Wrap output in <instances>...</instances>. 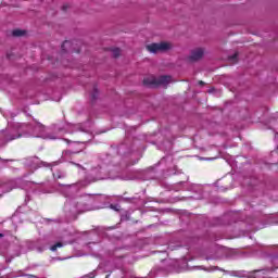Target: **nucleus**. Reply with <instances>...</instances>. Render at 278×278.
I'll use <instances>...</instances> for the list:
<instances>
[{
    "label": "nucleus",
    "instance_id": "nucleus-8",
    "mask_svg": "<svg viewBox=\"0 0 278 278\" xmlns=\"http://www.w3.org/2000/svg\"><path fill=\"white\" fill-rule=\"evenodd\" d=\"M98 97H99V90L97 89V87H94L91 93V99L94 101V99H97Z\"/></svg>",
    "mask_w": 278,
    "mask_h": 278
},
{
    "label": "nucleus",
    "instance_id": "nucleus-3",
    "mask_svg": "<svg viewBox=\"0 0 278 278\" xmlns=\"http://www.w3.org/2000/svg\"><path fill=\"white\" fill-rule=\"evenodd\" d=\"M205 51L203 48H197L191 51L190 56L188 58L189 62H199L204 55Z\"/></svg>",
    "mask_w": 278,
    "mask_h": 278
},
{
    "label": "nucleus",
    "instance_id": "nucleus-10",
    "mask_svg": "<svg viewBox=\"0 0 278 278\" xmlns=\"http://www.w3.org/2000/svg\"><path fill=\"white\" fill-rule=\"evenodd\" d=\"M66 45H71V41H64V42L62 43L61 49H62L63 52L66 51V49H65Z\"/></svg>",
    "mask_w": 278,
    "mask_h": 278
},
{
    "label": "nucleus",
    "instance_id": "nucleus-11",
    "mask_svg": "<svg viewBox=\"0 0 278 278\" xmlns=\"http://www.w3.org/2000/svg\"><path fill=\"white\" fill-rule=\"evenodd\" d=\"M66 10H68V5L64 4V5L62 7V11H63V12H66Z\"/></svg>",
    "mask_w": 278,
    "mask_h": 278
},
{
    "label": "nucleus",
    "instance_id": "nucleus-1",
    "mask_svg": "<svg viewBox=\"0 0 278 278\" xmlns=\"http://www.w3.org/2000/svg\"><path fill=\"white\" fill-rule=\"evenodd\" d=\"M146 48L150 53H162L164 51H170V49H173V43L162 41L159 43H150Z\"/></svg>",
    "mask_w": 278,
    "mask_h": 278
},
{
    "label": "nucleus",
    "instance_id": "nucleus-7",
    "mask_svg": "<svg viewBox=\"0 0 278 278\" xmlns=\"http://www.w3.org/2000/svg\"><path fill=\"white\" fill-rule=\"evenodd\" d=\"M113 58H121V50L118 48H114L112 50Z\"/></svg>",
    "mask_w": 278,
    "mask_h": 278
},
{
    "label": "nucleus",
    "instance_id": "nucleus-9",
    "mask_svg": "<svg viewBox=\"0 0 278 278\" xmlns=\"http://www.w3.org/2000/svg\"><path fill=\"white\" fill-rule=\"evenodd\" d=\"M111 210H114L115 212H121V205H118V204H111Z\"/></svg>",
    "mask_w": 278,
    "mask_h": 278
},
{
    "label": "nucleus",
    "instance_id": "nucleus-5",
    "mask_svg": "<svg viewBox=\"0 0 278 278\" xmlns=\"http://www.w3.org/2000/svg\"><path fill=\"white\" fill-rule=\"evenodd\" d=\"M229 62H232V64H236L238 62V52H236L235 54L230 55L228 58Z\"/></svg>",
    "mask_w": 278,
    "mask_h": 278
},
{
    "label": "nucleus",
    "instance_id": "nucleus-2",
    "mask_svg": "<svg viewBox=\"0 0 278 278\" xmlns=\"http://www.w3.org/2000/svg\"><path fill=\"white\" fill-rule=\"evenodd\" d=\"M170 76H160L157 78L155 77H148L143 79L144 86H166L167 84H170Z\"/></svg>",
    "mask_w": 278,
    "mask_h": 278
},
{
    "label": "nucleus",
    "instance_id": "nucleus-4",
    "mask_svg": "<svg viewBox=\"0 0 278 278\" xmlns=\"http://www.w3.org/2000/svg\"><path fill=\"white\" fill-rule=\"evenodd\" d=\"M25 34L26 31L21 29H14L12 31V36H14L15 38H21V36H25Z\"/></svg>",
    "mask_w": 278,
    "mask_h": 278
},
{
    "label": "nucleus",
    "instance_id": "nucleus-12",
    "mask_svg": "<svg viewBox=\"0 0 278 278\" xmlns=\"http://www.w3.org/2000/svg\"><path fill=\"white\" fill-rule=\"evenodd\" d=\"M199 85H200V86H205V83H204L203 80H200V81H199Z\"/></svg>",
    "mask_w": 278,
    "mask_h": 278
},
{
    "label": "nucleus",
    "instance_id": "nucleus-6",
    "mask_svg": "<svg viewBox=\"0 0 278 278\" xmlns=\"http://www.w3.org/2000/svg\"><path fill=\"white\" fill-rule=\"evenodd\" d=\"M62 247H63L62 242H58L50 248V251L55 252V251H58V249H62Z\"/></svg>",
    "mask_w": 278,
    "mask_h": 278
},
{
    "label": "nucleus",
    "instance_id": "nucleus-13",
    "mask_svg": "<svg viewBox=\"0 0 278 278\" xmlns=\"http://www.w3.org/2000/svg\"><path fill=\"white\" fill-rule=\"evenodd\" d=\"M0 238H3V233H0Z\"/></svg>",
    "mask_w": 278,
    "mask_h": 278
}]
</instances>
